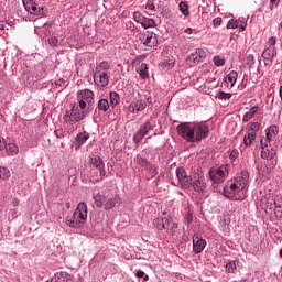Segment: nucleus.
Wrapping results in <instances>:
<instances>
[{"label":"nucleus","mask_w":282,"mask_h":282,"mask_svg":"<svg viewBox=\"0 0 282 282\" xmlns=\"http://www.w3.org/2000/svg\"><path fill=\"white\" fill-rule=\"evenodd\" d=\"M176 131L186 142H202L209 133L208 126L203 122H183L176 127Z\"/></svg>","instance_id":"1"},{"label":"nucleus","mask_w":282,"mask_h":282,"mask_svg":"<svg viewBox=\"0 0 282 282\" xmlns=\"http://www.w3.org/2000/svg\"><path fill=\"white\" fill-rule=\"evenodd\" d=\"M87 221V203H79L72 218L66 220L69 228H80Z\"/></svg>","instance_id":"2"},{"label":"nucleus","mask_w":282,"mask_h":282,"mask_svg":"<svg viewBox=\"0 0 282 282\" xmlns=\"http://www.w3.org/2000/svg\"><path fill=\"white\" fill-rule=\"evenodd\" d=\"M89 113H91V111L87 110V108L80 109L78 106L73 105L72 109L67 110L63 116V120L69 124H76V122L85 120Z\"/></svg>","instance_id":"3"},{"label":"nucleus","mask_w":282,"mask_h":282,"mask_svg":"<svg viewBox=\"0 0 282 282\" xmlns=\"http://www.w3.org/2000/svg\"><path fill=\"white\" fill-rule=\"evenodd\" d=\"M77 100L79 109L94 111V91L90 89H83L77 93Z\"/></svg>","instance_id":"4"},{"label":"nucleus","mask_w":282,"mask_h":282,"mask_svg":"<svg viewBox=\"0 0 282 282\" xmlns=\"http://www.w3.org/2000/svg\"><path fill=\"white\" fill-rule=\"evenodd\" d=\"M230 173V165H220L218 169L212 167L209 170V177L212 182H216V184H220V182H224L226 177H228V174Z\"/></svg>","instance_id":"5"},{"label":"nucleus","mask_w":282,"mask_h":282,"mask_svg":"<svg viewBox=\"0 0 282 282\" xmlns=\"http://www.w3.org/2000/svg\"><path fill=\"white\" fill-rule=\"evenodd\" d=\"M139 41H141L142 45L145 47H155V45H158V34L153 31H144L139 35Z\"/></svg>","instance_id":"6"},{"label":"nucleus","mask_w":282,"mask_h":282,"mask_svg":"<svg viewBox=\"0 0 282 282\" xmlns=\"http://www.w3.org/2000/svg\"><path fill=\"white\" fill-rule=\"evenodd\" d=\"M191 186L195 193H204V191H206V177H204V175L194 174L192 176Z\"/></svg>","instance_id":"7"},{"label":"nucleus","mask_w":282,"mask_h":282,"mask_svg":"<svg viewBox=\"0 0 282 282\" xmlns=\"http://www.w3.org/2000/svg\"><path fill=\"white\" fill-rule=\"evenodd\" d=\"M176 177L181 188H191L193 176H189L184 167L176 169Z\"/></svg>","instance_id":"8"},{"label":"nucleus","mask_w":282,"mask_h":282,"mask_svg":"<svg viewBox=\"0 0 282 282\" xmlns=\"http://www.w3.org/2000/svg\"><path fill=\"white\" fill-rule=\"evenodd\" d=\"M153 129V124L150 123V121H147L144 124H142L137 133L133 137L134 144H140L142 142V139Z\"/></svg>","instance_id":"9"},{"label":"nucleus","mask_w":282,"mask_h":282,"mask_svg":"<svg viewBox=\"0 0 282 282\" xmlns=\"http://www.w3.org/2000/svg\"><path fill=\"white\" fill-rule=\"evenodd\" d=\"M89 164L90 166L98 169L100 177H105L107 172L105 171V162L102 161V158H100V155L91 154L89 156Z\"/></svg>","instance_id":"10"},{"label":"nucleus","mask_w":282,"mask_h":282,"mask_svg":"<svg viewBox=\"0 0 282 282\" xmlns=\"http://www.w3.org/2000/svg\"><path fill=\"white\" fill-rule=\"evenodd\" d=\"M135 162H137V164H139V166H142L143 169L149 171L150 175L152 177H155V175H158V169L155 167V165L151 164V162H149V160H147V158L138 154Z\"/></svg>","instance_id":"11"},{"label":"nucleus","mask_w":282,"mask_h":282,"mask_svg":"<svg viewBox=\"0 0 282 282\" xmlns=\"http://www.w3.org/2000/svg\"><path fill=\"white\" fill-rule=\"evenodd\" d=\"M262 204L264 206V212L267 215H274L276 213V202L274 200V197L269 196L262 199Z\"/></svg>","instance_id":"12"},{"label":"nucleus","mask_w":282,"mask_h":282,"mask_svg":"<svg viewBox=\"0 0 282 282\" xmlns=\"http://www.w3.org/2000/svg\"><path fill=\"white\" fill-rule=\"evenodd\" d=\"M204 248H206V240L200 238L199 235L193 236V250L195 254H202L204 252Z\"/></svg>","instance_id":"13"},{"label":"nucleus","mask_w":282,"mask_h":282,"mask_svg":"<svg viewBox=\"0 0 282 282\" xmlns=\"http://www.w3.org/2000/svg\"><path fill=\"white\" fill-rule=\"evenodd\" d=\"M151 102H152L151 98L137 99L132 107V113H138L140 111H144L147 109V107H149V105H151Z\"/></svg>","instance_id":"14"},{"label":"nucleus","mask_w":282,"mask_h":282,"mask_svg":"<svg viewBox=\"0 0 282 282\" xmlns=\"http://www.w3.org/2000/svg\"><path fill=\"white\" fill-rule=\"evenodd\" d=\"M121 199L119 195H113L110 198H106V203L104 205V210H113V208H117V206H120Z\"/></svg>","instance_id":"15"},{"label":"nucleus","mask_w":282,"mask_h":282,"mask_svg":"<svg viewBox=\"0 0 282 282\" xmlns=\"http://www.w3.org/2000/svg\"><path fill=\"white\" fill-rule=\"evenodd\" d=\"M95 83H99L100 87H107L109 85V74L107 72L98 70L94 75Z\"/></svg>","instance_id":"16"},{"label":"nucleus","mask_w":282,"mask_h":282,"mask_svg":"<svg viewBox=\"0 0 282 282\" xmlns=\"http://www.w3.org/2000/svg\"><path fill=\"white\" fill-rule=\"evenodd\" d=\"M274 56H276V48L274 46H269L262 52V58H264L265 65H270L274 61Z\"/></svg>","instance_id":"17"},{"label":"nucleus","mask_w":282,"mask_h":282,"mask_svg":"<svg viewBox=\"0 0 282 282\" xmlns=\"http://www.w3.org/2000/svg\"><path fill=\"white\" fill-rule=\"evenodd\" d=\"M261 149L262 160H274V158H276V149H274L272 145Z\"/></svg>","instance_id":"18"},{"label":"nucleus","mask_w":282,"mask_h":282,"mask_svg":"<svg viewBox=\"0 0 282 282\" xmlns=\"http://www.w3.org/2000/svg\"><path fill=\"white\" fill-rule=\"evenodd\" d=\"M153 226H155L158 230H166L169 226H171V220L166 217H159L153 220Z\"/></svg>","instance_id":"19"},{"label":"nucleus","mask_w":282,"mask_h":282,"mask_svg":"<svg viewBox=\"0 0 282 282\" xmlns=\"http://www.w3.org/2000/svg\"><path fill=\"white\" fill-rule=\"evenodd\" d=\"M206 57V52L204 50L198 48L195 53H192L186 61H192L193 63H202L204 58Z\"/></svg>","instance_id":"20"},{"label":"nucleus","mask_w":282,"mask_h":282,"mask_svg":"<svg viewBox=\"0 0 282 282\" xmlns=\"http://www.w3.org/2000/svg\"><path fill=\"white\" fill-rule=\"evenodd\" d=\"M87 140H89V133L86 131L78 133L75 138L76 149H80V147H83Z\"/></svg>","instance_id":"21"},{"label":"nucleus","mask_w":282,"mask_h":282,"mask_svg":"<svg viewBox=\"0 0 282 282\" xmlns=\"http://www.w3.org/2000/svg\"><path fill=\"white\" fill-rule=\"evenodd\" d=\"M93 199L97 208H105V204L107 203V196L105 194H93Z\"/></svg>","instance_id":"22"},{"label":"nucleus","mask_w":282,"mask_h":282,"mask_svg":"<svg viewBox=\"0 0 282 282\" xmlns=\"http://www.w3.org/2000/svg\"><path fill=\"white\" fill-rule=\"evenodd\" d=\"M275 200V219H282V196L274 198Z\"/></svg>","instance_id":"23"},{"label":"nucleus","mask_w":282,"mask_h":282,"mask_svg":"<svg viewBox=\"0 0 282 282\" xmlns=\"http://www.w3.org/2000/svg\"><path fill=\"white\" fill-rule=\"evenodd\" d=\"M239 77V74L237 70H231L225 78L226 83H230V87H235V84L237 83V78Z\"/></svg>","instance_id":"24"},{"label":"nucleus","mask_w":282,"mask_h":282,"mask_svg":"<svg viewBox=\"0 0 282 282\" xmlns=\"http://www.w3.org/2000/svg\"><path fill=\"white\" fill-rule=\"evenodd\" d=\"M230 191L232 193H240V191H243L246 188V182L241 183L239 181H236L235 183H231L229 186Z\"/></svg>","instance_id":"25"},{"label":"nucleus","mask_w":282,"mask_h":282,"mask_svg":"<svg viewBox=\"0 0 282 282\" xmlns=\"http://www.w3.org/2000/svg\"><path fill=\"white\" fill-rule=\"evenodd\" d=\"M258 111H259V106H253L252 108H250V110L246 112L242 118L243 122H248L251 120V118H254V113H257Z\"/></svg>","instance_id":"26"},{"label":"nucleus","mask_w":282,"mask_h":282,"mask_svg":"<svg viewBox=\"0 0 282 282\" xmlns=\"http://www.w3.org/2000/svg\"><path fill=\"white\" fill-rule=\"evenodd\" d=\"M140 78H142V80H147V78H149V67L147 66L145 63H142L139 67L138 70Z\"/></svg>","instance_id":"27"},{"label":"nucleus","mask_w":282,"mask_h":282,"mask_svg":"<svg viewBox=\"0 0 282 282\" xmlns=\"http://www.w3.org/2000/svg\"><path fill=\"white\" fill-rule=\"evenodd\" d=\"M257 138V133L249 132L248 135L243 137V144L245 147H252V143L254 142Z\"/></svg>","instance_id":"28"},{"label":"nucleus","mask_w":282,"mask_h":282,"mask_svg":"<svg viewBox=\"0 0 282 282\" xmlns=\"http://www.w3.org/2000/svg\"><path fill=\"white\" fill-rule=\"evenodd\" d=\"M120 104V95L116 91L110 93V107H117Z\"/></svg>","instance_id":"29"},{"label":"nucleus","mask_w":282,"mask_h":282,"mask_svg":"<svg viewBox=\"0 0 282 282\" xmlns=\"http://www.w3.org/2000/svg\"><path fill=\"white\" fill-rule=\"evenodd\" d=\"M4 149L7 150V152L9 153V155H17L19 153V147L14 143H6Z\"/></svg>","instance_id":"30"},{"label":"nucleus","mask_w":282,"mask_h":282,"mask_svg":"<svg viewBox=\"0 0 282 282\" xmlns=\"http://www.w3.org/2000/svg\"><path fill=\"white\" fill-rule=\"evenodd\" d=\"M57 279H64V282H69L74 279V275L69 274L67 271H61L56 273Z\"/></svg>","instance_id":"31"},{"label":"nucleus","mask_w":282,"mask_h":282,"mask_svg":"<svg viewBox=\"0 0 282 282\" xmlns=\"http://www.w3.org/2000/svg\"><path fill=\"white\" fill-rule=\"evenodd\" d=\"M98 111H108L109 110V100L100 99L97 105Z\"/></svg>","instance_id":"32"},{"label":"nucleus","mask_w":282,"mask_h":282,"mask_svg":"<svg viewBox=\"0 0 282 282\" xmlns=\"http://www.w3.org/2000/svg\"><path fill=\"white\" fill-rule=\"evenodd\" d=\"M141 25L144 28V30L149 28H155V21L153 19L143 18Z\"/></svg>","instance_id":"33"},{"label":"nucleus","mask_w":282,"mask_h":282,"mask_svg":"<svg viewBox=\"0 0 282 282\" xmlns=\"http://www.w3.org/2000/svg\"><path fill=\"white\" fill-rule=\"evenodd\" d=\"M253 65H254V55L252 54L247 55L245 59V67H247L248 69H252Z\"/></svg>","instance_id":"34"},{"label":"nucleus","mask_w":282,"mask_h":282,"mask_svg":"<svg viewBox=\"0 0 282 282\" xmlns=\"http://www.w3.org/2000/svg\"><path fill=\"white\" fill-rule=\"evenodd\" d=\"M226 272H228L229 274H235V270H237V261H230L226 264Z\"/></svg>","instance_id":"35"},{"label":"nucleus","mask_w":282,"mask_h":282,"mask_svg":"<svg viewBox=\"0 0 282 282\" xmlns=\"http://www.w3.org/2000/svg\"><path fill=\"white\" fill-rule=\"evenodd\" d=\"M178 8L184 17H188V14H191V11H188V4L186 2H180Z\"/></svg>","instance_id":"36"},{"label":"nucleus","mask_w":282,"mask_h":282,"mask_svg":"<svg viewBox=\"0 0 282 282\" xmlns=\"http://www.w3.org/2000/svg\"><path fill=\"white\" fill-rule=\"evenodd\" d=\"M10 177V170L0 166V180H8Z\"/></svg>","instance_id":"37"},{"label":"nucleus","mask_w":282,"mask_h":282,"mask_svg":"<svg viewBox=\"0 0 282 282\" xmlns=\"http://www.w3.org/2000/svg\"><path fill=\"white\" fill-rule=\"evenodd\" d=\"M214 64L216 65V67H224V65H226V59H224L219 55H216L214 56Z\"/></svg>","instance_id":"38"},{"label":"nucleus","mask_w":282,"mask_h":282,"mask_svg":"<svg viewBox=\"0 0 282 282\" xmlns=\"http://www.w3.org/2000/svg\"><path fill=\"white\" fill-rule=\"evenodd\" d=\"M237 28H239V21L231 19L228 21L227 23V30H237Z\"/></svg>","instance_id":"39"},{"label":"nucleus","mask_w":282,"mask_h":282,"mask_svg":"<svg viewBox=\"0 0 282 282\" xmlns=\"http://www.w3.org/2000/svg\"><path fill=\"white\" fill-rule=\"evenodd\" d=\"M217 98H218L219 100H230V98H232V94H230V93H225V91H220V93H218Z\"/></svg>","instance_id":"40"},{"label":"nucleus","mask_w":282,"mask_h":282,"mask_svg":"<svg viewBox=\"0 0 282 282\" xmlns=\"http://www.w3.org/2000/svg\"><path fill=\"white\" fill-rule=\"evenodd\" d=\"M56 89H58L59 91H63V89H65V79L59 78L57 80L54 82Z\"/></svg>","instance_id":"41"},{"label":"nucleus","mask_w":282,"mask_h":282,"mask_svg":"<svg viewBox=\"0 0 282 282\" xmlns=\"http://www.w3.org/2000/svg\"><path fill=\"white\" fill-rule=\"evenodd\" d=\"M259 129H261V123H259V122L250 123V129H249V131H251L250 133H257V131H259Z\"/></svg>","instance_id":"42"},{"label":"nucleus","mask_w":282,"mask_h":282,"mask_svg":"<svg viewBox=\"0 0 282 282\" xmlns=\"http://www.w3.org/2000/svg\"><path fill=\"white\" fill-rule=\"evenodd\" d=\"M133 20L137 22V23H141L144 21V15H142V13L140 12H134L133 13Z\"/></svg>","instance_id":"43"},{"label":"nucleus","mask_w":282,"mask_h":282,"mask_svg":"<svg viewBox=\"0 0 282 282\" xmlns=\"http://www.w3.org/2000/svg\"><path fill=\"white\" fill-rule=\"evenodd\" d=\"M267 132L270 133L271 135H278L279 134V128H278V126H270L267 129Z\"/></svg>","instance_id":"44"},{"label":"nucleus","mask_w":282,"mask_h":282,"mask_svg":"<svg viewBox=\"0 0 282 282\" xmlns=\"http://www.w3.org/2000/svg\"><path fill=\"white\" fill-rule=\"evenodd\" d=\"M99 69H102L104 72H107V69H111V64L109 62L104 61L99 64Z\"/></svg>","instance_id":"45"},{"label":"nucleus","mask_w":282,"mask_h":282,"mask_svg":"<svg viewBox=\"0 0 282 282\" xmlns=\"http://www.w3.org/2000/svg\"><path fill=\"white\" fill-rule=\"evenodd\" d=\"M47 41L51 47H56L58 45V37L56 36H51Z\"/></svg>","instance_id":"46"},{"label":"nucleus","mask_w":282,"mask_h":282,"mask_svg":"<svg viewBox=\"0 0 282 282\" xmlns=\"http://www.w3.org/2000/svg\"><path fill=\"white\" fill-rule=\"evenodd\" d=\"M35 14H37V17H45L47 14V9H45V7L37 8Z\"/></svg>","instance_id":"47"},{"label":"nucleus","mask_w":282,"mask_h":282,"mask_svg":"<svg viewBox=\"0 0 282 282\" xmlns=\"http://www.w3.org/2000/svg\"><path fill=\"white\" fill-rule=\"evenodd\" d=\"M260 144H261V149H268V147H270V145H268V144H270V141H268L267 138H264V139L262 138L260 141Z\"/></svg>","instance_id":"48"},{"label":"nucleus","mask_w":282,"mask_h":282,"mask_svg":"<svg viewBox=\"0 0 282 282\" xmlns=\"http://www.w3.org/2000/svg\"><path fill=\"white\" fill-rule=\"evenodd\" d=\"M31 9H30V14H36L39 8L36 7V2H32L31 4Z\"/></svg>","instance_id":"49"},{"label":"nucleus","mask_w":282,"mask_h":282,"mask_svg":"<svg viewBox=\"0 0 282 282\" xmlns=\"http://www.w3.org/2000/svg\"><path fill=\"white\" fill-rule=\"evenodd\" d=\"M221 18L220 17H218V18H215L214 20H213V25H214V28H219V25H221Z\"/></svg>","instance_id":"50"},{"label":"nucleus","mask_w":282,"mask_h":282,"mask_svg":"<svg viewBox=\"0 0 282 282\" xmlns=\"http://www.w3.org/2000/svg\"><path fill=\"white\" fill-rule=\"evenodd\" d=\"M229 158L230 160H237L239 158V151L232 150Z\"/></svg>","instance_id":"51"},{"label":"nucleus","mask_w":282,"mask_h":282,"mask_svg":"<svg viewBox=\"0 0 282 282\" xmlns=\"http://www.w3.org/2000/svg\"><path fill=\"white\" fill-rule=\"evenodd\" d=\"M240 177L241 180H243V182H246L248 177H250V174L248 173V171H242Z\"/></svg>","instance_id":"52"},{"label":"nucleus","mask_w":282,"mask_h":282,"mask_svg":"<svg viewBox=\"0 0 282 282\" xmlns=\"http://www.w3.org/2000/svg\"><path fill=\"white\" fill-rule=\"evenodd\" d=\"M22 3H23V6H24L26 12H30V10H31V8H32V4H30V2H26V3H25V0H22Z\"/></svg>","instance_id":"53"},{"label":"nucleus","mask_w":282,"mask_h":282,"mask_svg":"<svg viewBox=\"0 0 282 282\" xmlns=\"http://www.w3.org/2000/svg\"><path fill=\"white\" fill-rule=\"evenodd\" d=\"M269 44L271 45V47H274V45H276V37L271 36V37L269 39Z\"/></svg>","instance_id":"54"},{"label":"nucleus","mask_w":282,"mask_h":282,"mask_svg":"<svg viewBox=\"0 0 282 282\" xmlns=\"http://www.w3.org/2000/svg\"><path fill=\"white\" fill-rule=\"evenodd\" d=\"M6 149V139L0 138V151H3Z\"/></svg>","instance_id":"55"},{"label":"nucleus","mask_w":282,"mask_h":282,"mask_svg":"<svg viewBox=\"0 0 282 282\" xmlns=\"http://www.w3.org/2000/svg\"><path fill=\"white\" fill-rule=\"evenodd\" d=\"M145 9H147V10H155V4H153V3H147V4H145Z\"/></svg>","instance_id":"56"},{"label":"nucleus","mask_w":282,"mask_h":282,"mask_svg":"<svg viewBox=\"0 0 282 282\" xmlns=\"http://www.w3.org/2000/svg\"><path fill=\"white\" fill-rule=\"evenodd\" d=\"M185 221H186L187 224H191V221H193V215L187 214L186 217H185Z\"/></svg>","instance_id":"57"},{"label":"nucleus","mask_w":282,"mask_h":282,"mask_svg":"<svg viewBox=\"0 0 282 282\" xmlns=\"http://www.w3.org/2000/svg\"><path fill=\"white\" fill-rule=\"evenodd\" d=\"M239 30L240 32H243V30H246V23L245 22H239Z\"/></svg>","instance_id":"58"},{"label":"nucleus","mask_w":282,"mask_h":282,"mask_svg":"<svg viewBox=\"0 0 282 282\" xmlns=\"http://www.w3.org/2000/svg\"><path fill=\"white\" fill-rule=\"evenodd\" d=\"M135 276H138V279H143V276H144V271H138V272L135 273Z\"/></svg>","instance_id":"59"},{"label":"nucleus","mask_w":282,"mask_h":282,"mask_svg":"<svg viewBox=\"0 0 282 282\" xmlns=\"http://www.w3.org/2000/svg\"><path fill=\"white\" fill-rule=\"evenodd\" d=\"M272 135L273 134H270V132L267 131L264 139H267V141H269V142H272Z\"/></svg>","instance_id":"60"},{"label":"nucleus","mask_w":282,"mask_h":282,"mask_svg":"<svg viewBox=\"0 0 282 282\" xmlns=\"http://www.w3.org/2000/svg\"><path fill=\"white\" fill-rule=\"evenodd\" d=\"M12 206H19V198H13Z\"/></svg>","instance_id":"61"},{"label":"nucleus","mask_w":282,"mask_h":282,"mask_svg":"<svg viewBox=\"0 0 282 282\" xmlns=\"http://www.w3.org/2000/svg\"><path fill=\"white\" fill-rule=\"evenodd\" d=\"M185 34H193V29L191 28L185 29Z\"/></svg>","instance_id":"62"},{"label":"nucleus","mask_w":282,"mask_h":282,"mask_svg":"<svg viewBox=\"0 0 282 282\" xmlns=\"http://www.w3.org/2000/svg\"><path fill=\"white\" fill-rule=\"evenodd\" d=\"M224 196H225V197H230V196L228 195V188H226V187L224 188Z\"/></svg>","instance_id":"63"},{"label":"nucleus","mask_w":282,"mask_h":282,"mask_svg":"<svg viewBox=\"0 0 282 282\" xmlns=\"http://www.w3.org/2000/svg\"><path fill=\"white\" fill-rule=\"evenodd\" d=\"M0 30H6V24L0 23Z\"/></svg>","instance_id":"64"}]
</instances>
